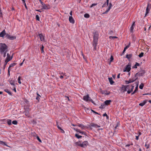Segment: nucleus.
I'll return each instance as SVG.
<instances>
[{"label": "nucleus", "mask_w": 151, "mask_h": 151, "mask_svg": "<svg viewBox=\"0 0 151 151\" xmlns=\"http://www.w3.org/2000/svg\"><path fill=\"white\" fill-rule=\"evenodd\" d=\"M139 64L138 63L136 62L134 65L133 67V68H137V66H139Z\"/></svg>", "instance_id": "28"}, {"label": "nucleus", "mask_w": 151, "mask_h": 151, "mask_svg": "<svg viewBox=\"0 0 151 151\" xmlns=\"http://www.w3.org/2000/svg\"><path fill=\"white\" fill-rule=\"evenodd\" d=\"M148 6H149V5L148 4V5H147V8L146 9V13H145V17L146 16H147V14H148V13L149 12L150 9L148 8Z\"/></svg>", "instance_id": "17"}, {"label": "nucleus", "mask_w": 151, "mask_h": 151, "mask_svg": "<svg viewBox=\"0 0 151 151\" xmlns=\"http://www.w3.org/2000/svg\"><path fill=\"white\" fill-rule=\"evenodd\" d=\"M8 50L7 47L5 43H0V52L1 54L4 52Z\"/></svg>", "instance_id": "1"}, {"label": "nucleus", "mask_w": 151, "mask_h": 151, "mask_svg": "<svg viewBox=\"0 0 151 151\" xmlns=\"http://www.w3.org/2000/svg\"><path fill=\"white\" fill-rule=\"evenodd\" d=\"M138 78L137 77H136V78H132V79H131L132 80H134V81H135L136 80H137V79Z\"/></svg>", "instance_id": "55"}, {"label": "nucleus", "mask_w": 151, "mask_h": 151, "mask_svg": "<svg viewBox=\"0 0 151 151\" xmlns=\"http://www.w3.org/2000/svg\"><path fill=\"white\" fill-rule=\"evenodd\" d=\"M114 60V58L111 55L110 58V63H111V62H112L113 61V60Z\"/></svg>", "instance_id": "49"}, {"label": "nucleus", "mask_w": 151, "mask_h": 151, "mask_svg": "<svg viewBox=\"0 0 151 151\" xmlns=\"http://www.w3.org/2000/svg\"><path fill=\"white\" fill-rule=\"evenodd\" d=\"M147 103L146 100H145L143 101V102L139 104V105L141 106H142L145 105Z\"/></svg>", "instance_id": "20"}, {"label": "nucleus", "mask_w": 151, "mask_h": 151, "mask_svg": "<svg viewBox=\"0 0 151 151\" xmlns=\"http://www.w3.org/2000/svg\"><path fill=\"white\" fill-rule=\"evenodd\" d=\"M97 4H92L90 6V7L91 8L93 6H95L96 5H97Z\"/></svg>", "instance_id": "53"}, {"label": "nucleus", "mask_w": 151, "mask_h": 151, "mask_svg": "<svg viewBox=\"0 0 151 151\" xmlns=\"http://www.w3.org/2000/svg\"><path fill=\"white\" fill-rule=\"evenodd\" d=\"M111 102V100H107L105 101L104 102L105 105L106 106L109 105L110 104V103Z\"/></svg>", "instance_id": "14"}, {"label": "nucleus", "mask_w": 151, "mask_h": 151, "mask_svg": "<svg viewBox=\"0 0 151 151\" xmlns=\"http://www.w3.org/2000/svg\"><path fill=\"white\" fill-rule=\"evenodd\" d=\"M12 121L11 119H8L7 120V123L9 125H10L12 124H11Z\"/></svg>", "instance_id": "33"}, {"label": "nucleus", "mask_w": 151, "mask_h": 151, "mask_svg": "<svg viewBox=\"0 0 151 151\" xmlns=\"http://www.w3.org/2000/svg\"><path fill=\"white\" fill-rule=\"evenodd\" d=\"M109 38L110 39H114L115 38H117V37H115V36H113V37H112V36H110V37H109Z\"/></svg>", "instance_id": "48"}, {"label": "nucleus", "mask_w": 151, "mask_h": 151, "mask_svg": "<svg viewBox=\"0 0 151 151\" xmlns=\"http://www.w3.org/2000/svg\"><path fill=\"white\" fill-rule=\"evenodd\" d=\"M143 52H142L139 55V58H141L143 56Z\"/></svg>", "instance_id": "44"}, {"label": "nucleus", "mask_w": 151, "mask_h": 151, "mask_svg": "<svg viewBox=\"0 0 151 151\" xmlns=\"http://www.w3.org/2000/svg\"><path fill=\"white\" fill-rule=\"evenodd\" d=\"M129 47V45L125 47H124V50L123 51V53L126 51V50Z\"/></svg>", "instance_id": "43"}, {"label": "nucleus", "mask_w": 151, "mask_h": 151, "mask_svg": "<svg viewBox=\"0 0 151 151\" xmlns=\"http://www.w3.org/2000/svg\"><path fill=\"white\" fill-rule=\"evenodd\" d=\"M36 99L37 100H38V101H39V99H40V98L39 97V96H37V97H36Z\"/></svg>", "instance_id": "61"}, {"label": "nucleus", "mask_w": 151, "mask_h": 151, "mask_svg": "<svg viewBox=\"0 0 151 151\" xmlns=\"http://www.w3.org/2000/svg\"><path fill=\"white\" fill-rule=\"evenodd\" d=\"M75 136L78 139H79L82 137V136H80L77 134H75Z\"/></svg>", "instance_id": "37"}, {"label": "nucleus", "mask_w": 151, "mask_h": 151, "mask_svg": "<svg viewBox=\"0 0 151 151\" xmlns=\"http://www.w3.org/2000/svg\"><path fill=\"white\" fill-rule=\"evenodd\" d=\"M6 33L4 29L2 32H1L0 33V37H3L6 34Z\"/></svg>", "instance_id": "13"}, {"label": "nucleus", "mask_w": 151, "mask_h": 151, "mask_svg": "<svg viewBox=\"0 0 151 151\" xmlns=\"http://www.w3.org/2000/svg\"><path fill=\"white\" fill-rule=\"evenodd\" d=\"M96 124H94V123H92L89 126V127H96Z\"/></svg>", "instance_id": "39"}, {"label": "nucleus", "mask_w": 151, "mask_h": 151, "mask_svg": "<svg viewBox=\"0 0 151 151\" xmlns=\"http://www.w3.org/2000/svg\"><path fill=\"white\" fill-rule=\"evenodd\" d=\"M144 85L143 83H141L139 86V88L141 89H143Z\"/></svg>", "instance_id": "35"}, {"label": "nucleus", "mask_w": 151, "mask_h": 151, "mask_svg": "<svg viewBox=\"0 0 151 151\" xmlns=\"http://www.w3.org/2000/svg\"><path fill=\"white\" fill-rule=\"evenodd\" d=\"M90 101L94 105H96V104L94 102L93 100H90Z\"/></svg>", "instance_id": "59"}, {"label": "nucleus", "mask_w": 151, "mask_h": 151, "mask_svg": "<svg viewBox=\"0 0 151 151\" xmlns=\"http://www.w3.org/2000/svg\"><path fill=\"white\" fill-rule=\"evenodd\" d=\"M21 78V77L19 76L18 77V79H17V80L18 81V82L20 84L21 83V81H20Z\"/></svg>", "instance_id": "41"}, {"label": "nucleus", "mask_w": 151, "mask_h": 151, "mask_svg": "<svg viewBox=\"0 0 151 151\" xmlns=\"http://www.w3.org/2000/svg\"><path fill=\"white\" fill-rule=\"evenodd\" d=\"M97 44H98L97 43H96L93 42V46L94 47V48H93V50H96V46L97 45Z\"/></svg>", "instance_id": "22"}, {"label": "nucleus", "mask_w": 151, "mask_h": 151, "mask_svg": "<svg viewBox=\"0 0 151 151\" xmlns=\"http://www.w3.org/2000/svg\"><path fill=\"white\" fill-rule=\"evenodd\" d=\"M36 19L37 20L39 21V17L38 15H37L36 16Z\"/></svg>", "instance_id": "51"}, {"label": "nucleus", "mask_w": 151, "mask_h": 151, "mask_svg": "<svg viewBox=\"0 0 151 151\" xmlns=\"http://www.w3.org/2000/svg\"><path fill=\"white\" fill-rule=\"evenodd\" d=\"M89 98V95L87 94L86 96H84L83 97V100L87 102H88V99Z\"/></svg>", "instance_id": "9"}, {"label": "nucleus", "mask_w": 151, "mask_h": 151, "mask_svg": "<svg viewBox=\"0 0 151 151\" xmlns=\"http://www.w3.org/2000/svg\"><path fill=\"white\" fill-rule=\"evenodd\" d=\"M135 22H134L133 23V24H132V26H131V27H130V32H132V31H133V30L134 29V27H133V26L134 25H135Z\"/></svg>", "instance_id": "27"}, {"label": "nucleus", "mask_w": 151, "mask_h": 151, "mask_svg": "<svg viewBox=\"0 0 151 151\" xmlns=\"http://www.w3.org/2000/svg\"><path fill=\"white\" fill-rule=\"evenodd\" d=\"M12 56L10 57L9 54L8 53L7 55V57L6 58L5 60H9V61H10L12 59Z\"/></svg>", "instance_id": "12"}, {"label": "nucleus", "mask_w": 151, "mask_h": 151, "mask_svg": "<svg viewBox=\"0 0 151 151\" xmlns=\"http://www.w3.org/2000/svg\"><path fill=\"white\" fill-rule=\"evenodd\" d=\"M76 130L77 132H79L80 133L83 134H84V135H86V133L83 131H81L80 130L78 129H77V130Z\"/></svg>", "instance_id": "25"}, {"label": "nucleus", "mask_w": 151, "mask_h": 151, "mask_svg": "<svg viewBox=\"0 0 151 151\" xmlns=\"http://www.w3.org/2000/svg\"><path fill=\"white\" fill-rule=\"evenodd\" d=\"M9 61V60H5V64H4V65H6L7 63Z\"/></svg>", "instance_id": "58"}, {"label": "nucleus", "mask_w": 151, "mask_h": 151, "mask_svg": "<svg viewBox=\"0 0 151 151\" xmlns=\"http://www.w3.org/2000/svg\"><path fill=\"white\" fill-rule=\"evenodd\" d=\"M8 50H6L5 52H4L3 53H4L3 57L5 58L6 56V54Z\"/></svg>", "instance_id": "50"}, {"label": "nucleus", "mask_w": 151, "mask_h": 151, "mask_svg": "<svg viewBox=\"0 0 151 151\" xmlns=\"http://www.w3.org/2000/svg\"><path fill=\"white\" fill-rule=\"evenodd\" d=\"M42 9H50V6L49 5H45L44 6H42Z\"/></svg>", "instance_id": "11"}, {"label": "nucleus", "mask_w": 151, "mask_h": 151, "mask_svg": "<svg viewBox=\"0 0 151 151\" xmlns=\"http://www.w3.org/2000/svg\"><path fill=\"white\" fill-rule=\"evenodd\" d=\"M9 83L10 84H11L13 86H15L14 82V81L11 80L9 81Z\"/></svg>", "instance_id": "30"}, {"label": "nucleus", "mask_w": 151, "mask_h": 151, "mask_svg": "<svg viewBox=\"0 0 151 151\" xmlns=\"http://www.w3.org/2000/svg\"><path fill=\"white\" fill-rule=\"evenodd\" d=\"M78 126L81 128L82 129H84L85 128H87V127L86 126H84L82 124H78Z\"/></svg>", "instance_id": "15"}, {"label": "nucleus", "mask_w": 151, "mask_h": 151, "mask_svg": "<svg viewBox=\"0 0 151 151\" xmlns=\"http://www.w3.org/2000/svg\"><path fill=\"white\" fill-rule=\"evenodd\" d=\"M37 140L40 142H41L42 141H41V140L40 139V138H39V137L38 136H37Z\"/></svg>", "instance_id": "57"}, {"label": "nucleus", "mask_w": 151, "mask_h": 151, "mask_svg": "<svg viewBox=\"0 0 151 151\" xmlns=\"http://www.w3.org/2000/svg\"><path fill=\"white\" fill-rule=\"evenodd\" d=\"M17 63H12L11 64L9 67V68H11L12 67H13L14 66H15V65H17Z\"/></svg>", "instance_id": "29"}, {"label": "nucleus", "mask_w": 151, "mask_h": 151, "mask_svg": "<svg viewBox=\"0 0 151 151\" xmlns=\"http://www.w3.org/2000/svg\"><path fill=\"white\" fill-rule=\"evenodd\" d=\"M75 144L76 146L81 147V141H79L78 142H75Z\"/></svg>", "instance_id": "26"}, {"label": "nucleus", "mask_w": 151, "mask_h": 151, "mask_svg": "<svg viewBox=\"0 0 151 151\" xmlns=\"http://www.w3.org/2000/svg\"><path fill=\"white\" fill-rule=\"evenodd\" d=\"M132 54H127L126 56V58L128 59H130L132 56Z\"/></svg>", "instance_id": "24"}, {"label": "nucleus", "mask_w": 151, "mask_h": 151, "mask_svg": "<svg viewBox=\"0 0 151 151\" xmlns=\"http://www.w3.org/2000/svg\"><path fill=\"white\" fill-rule=\"evenodd\" d=\"M69 20L70 23H72V24L74 23L75 21L72 17L70 16L69 18Z\"/></svg>", "instance_id": "10"}, {"label": "nucleus", "mask_w": 151, "mask_h": 151, "mask_svg": "<svg viewBox=\"0 0 151 151\" xmlns=\"http://www.w3.org/2000/svg\"><path fill=\"white\" fill-rule=\"evenodd\" d=\"M131 86H130V88L131 87V88L130 89V91H132V92L133 91V89L134 88V86H133L132 85H131Z\"/></svg>", "instance_id": "47"}, {"label": "nucleus", "mask_w": 151, "mask_h": 151, "mask_svg": "<svg viewBox=\"0 0 151 151\" xmlns=\"http://www.w3.org/2000/svg\"><path fill=\"white\" fill-rule=\"evenodd\" d=\"M106 3H105L102 6V8H104V7H105L106 6Z\"/></svg>", "instance_id": "64"}, {"label": "nucleus", "mask_w": 151, "mask_h": 151, "mask_svg": "<svg viewBox=\"0 0 151 151\" xmlns=\"http://www.w3.org/2000/svg\"><path fill=\"white\" fill-rule=\"evenodd\" d=\"M12 123L14 125H17V120H13L12 122Z\"/></svg>", "instance_id": "42"}, {"label": "nucleus", "mask_w": 151, "mask_h": 151, "mask_svg": "<svg viewBox=\"0 0 151 151\" xmlns=\"http://www.w3.org/2000/svg\"><path fill=\"white\" fill-rule=\"evenodd\" d=\"M84 17L88 18L90 17V15L86 13L84 15Z\"/></svg>", "instance_id": "34"}, {"label": "nucleus", "mask_w": 151, "mask_h": 151, "mask_svg": "<svg viewBox=\"0 0 151 151\" xmlns=\"http://www.w3.org/2000/svg\"><path fill=\"white\" fill-rule=\"evenodd\" d=\"M44 47L43 46V45H42V47H41L40 48V50H41V52L43 53L44 52V51L43 50Z\"/></svg>", "instance_id": "45"}, {"label": "nucleus", "mask_w": 151, "mask_h": 151, "mask_svg": "<svg viewBox=\"0 0 151 151\" xmlns=\"http://www.w3.org/2000/svg\"><path fill=\"white\" fill-rule=\"evenodd\" d=\"M24 112H25V115L27 116H29V111H27V110H26L25 111H24Z\"/></svg>", "instance_id": "36"}, {"label": "nucleus", "mask_w": 151, "mask_h": 151, "mask_svg": "<svg viewBox=\"0 0 151 151\" xmlns=\"http://www.w3.org/2000/svg\"><path fill=\"white\" fill-rule=\"evenodd\" d=\"M131 64L129 63L128 65L126 66L125 69L124 70V71L125 72L127 71L128 72H129L131 70Z\"/></svg>", "instance_id": "4"}, {"label": "nucleus", "mask_w": 151, "mask_h": 151, "mask_svg": "<svg viewBox=\"0 0 151 151\" xmlns=\"http://www.w3.org/2000/svg\"><path fill=\"white\" fill-rule=\"evenodd\" d=\"M130 86H131L130 85H126V87L127 88V90L128 89L129 90L130 89Z\"/></svg>", "instance_id": "40"}, {"label": "nucleus", "mask_w": 151, "mask_h": 151, "mask_svg": "<svg viewBox=\"0 0 151 151\" xmlns=\"http://www.w3.org/2000/svg\"><path fill=\"white\" fill-rule=\"evenodd\" d=\"M98 35L97 34H95L93 36V42L97 43Z\"/></svg>", "instance_id": "6"}, {"label": "nucleus", "mask_w": 151, "mask_h": 151, "mask_svg": "<svg viewBox=\"0 0 151 151\" xmlns=\"http://www.w3.org/2000/svg\"><path fill=\"white\" fill-rule=\"evenodd\" d=\"M105 107V105L101 104V106L99 107L101 109H104Z\"/></svg>", "instance_id": "38"}, {"label": "nucleus", "mask_w": 151, "mask_h": 151, "mask_svg": "<svg viewBox=\"0 0 151 151\" xmlns=\"http://www.w3.org/2000/svg\"><path fill=\"white\" fill-rule=\"evenodd\" d=\"M110 92L109 91H108L107 90H106L104 91V94L106 95H109L110 94Z\"/></svg>", "instance_id": "31"}, {"label": "nucleus", "mask_w": 151, "mask_h": 151, "mask_svg": "<svg viewBox=\"0 0 151 151\" xmlns=\"http://www.w3.org/2000/svg\"><path fill=\"white\" fill-rule=\"evenodd\" d=\"M139 135H138V136H136V139L137 140H138V139H139Z\"/></svg>", "instance_id": "62"}, {"label": "nucleus", "mask_w": 151, "mask_h": 151, "mask_svg": "<svg viewBox=\"0 0 151 151\" xmlns=\"http://www.w3.org/2000/svg\"><path fill=\"white\" fill-rule=\"evenodd\" d=\"M88 145V141H85L81 143V147L85 148L87 147V146Z\"/></svg>", "instance_id": "5"}, {"label": "nucleus", "mask_w": 151, "mask_h": 151, "mask_svg": "<svg viewBox=\"0 0 151 151\" xmlns=\"http://www.w3.org/2000/svg\"><path fill=\"white\" fill-rule=\"evenodd\" d=\"M0 144H2L4 145H5L7 147H8V146L6 144V143L5 142H3L1 140H0Z\"/></svg>", "instance_id": "32"}, {"label": "nucleus", "mask_w": 151, "mask_h": 151, "mask_svg": "<svg viewBox=\"0 0 151 151\" xmlns=\"http://www.w3.org/2000/svg\"><path fill=\"white\" fill-rule=\"evenodd\" d=\"M37 37H39L41 41H43L44 40V36L42 34H40L37 35Z\"/></svg>", "instance_id": "8"}, {"label": "nucleus", "mask_w": 151, "mask_h": 151, "mask_svg": "<svg viewBox=\"0 0 151 151\" xmlns=\"http://www.w3.org/2000/svg\"><path fill=\"white\" fill-rule=\"evenodd\" d=\"M8 75L9 76H10V69L9 68H8Z\"/></svg>", "instance_id": "60"}, {"label": "nucleus", "mask_w": 151, "mask_h": 151, "mask_svg": "<svg viewBox=\"0 0 151 151\" xmlns=\"http://www.w3.org/2000/svg\"><path fill=\"white\" fill-rule=\"evenodd\" d=\"M103 116H106L107 118L109 117V116H107V114L106 113H105L103 114Z\"/></svg>", "instance_id": "56"}, {"label": "nucleus", "mask_w": 151, "mask_h": 151, "mask_svg": "<svg viewBox=\"0 0 151 151\" xmlns=\"http://www.w3.org/2000/svg\"><path fill=\"white\" fill-rule=\"evenodd\" d=\"M138 83H137V86H136L135 88V89L133 92L131 93V95H132L134 94L137 91H138Z\"/></svg>", "instance_id": "18"}, {"label": "nucleus", "mask_w": 151, "mask_h": 151, "mask_svg": "<svg viewBox=\"0 0 151 151\" xmlns=\"http://www.w3.org/2000/svg\"><path fill=\"white\" fill-rule=\"evenodd\" d=\"M6 37L7 38L11 40H13L16 38V37L15 36H11L8 34H6Z\"/></svg>", "instance_id": "3"}, {"label": "nucleus", "mask_w": 151, "mask_h": 151, "mask_svg": "<svg viewBox=\"0 0 151 151\" xmlns=\"http://www.w3.org/2000/svg\"><path fill=\"white\" fill-rule=\"evenodd\" d=\"M112 6V4L111 3H110L109 4V6L108 7V8L107 9L106 11H105L103 14H106L107 12H108L109 11L110 9L111 8Z\"/></svg>", "instance_id": "7"}, {"label": "nucleus", "mask_w": 151, "mask_h": 151, "mask_svg": "<svg viewBox=\"0 0 151 151\" xmlns=\"http://www.w3.org/2000/svg\"><path fill=\"white\" fill-rule=\"evenodd\" d=\"M134 81V80H132L131 79H129V81L126 80L125 81V82L126 84H128L131 83H132Z\"/></svg>", "instance_id": "16"}, {"label": "nucleus", "mask_w": 151, "mask_h": 151, "mask_svg": "<svg viewBox=\"0 0 151 151\" xmlns=\"http://www.w3.org/2000/svg\"><path fill=\"white\" fill-rule=\"evenodd\" d=\"M132 92V91L130 90H128L127 91V93L128 94H129L131 92Z\"/></svg>", "instance_id": "63"}, {"label": "nucleus", "mask_w": 151, "mask_h": 151, "mask_svg": "<svg viewBox=\"0 0 151 151\" xmlns=\"http://www.w3.org/2000/svg\"><path fill=\"white\" fill-rule=\"evenodd\" d=\"M108 79L111 84L112 85L114 83V82L112 80V78L111 77L109 78Z\"/></svg>", "instance_id": "19"}, {"label": "nucleus", "mask_w": 151, "mask_h": 151, "mask_svg": "<svg viewBox=\"0 0 151 151\" xmlns=\"http://www.w3.org/2000/svg\"><path fill=\"white\" fill-rule=\"evenodd\" d=\"M4 91L5 92L7 93L9 95L11 96H12V93L11 92L9 91V90L8 89H5L4 90Z\"/></svg>", "instance_id": "21"}, {"label": "nucleus", "mask_w": 151, "mask_h": 151, "mask_svg": "<svg viewBox=\"0 0 151 151\" xmlns=\"http://www.w3.org/2000/svg\"><path fill=\"white\" fill-rule=\"evenodd\" d=\"M149 146H150L149 145H147L146 144H145V147H146V148H147V149L149 148Z\"/></svg>", "instance_id": "52"}, {"label": "nucleus", "mask_w": 151, "mask_h": 151, "mask_svg": "<svg viewBox=\"0 0 151 151\" xmlns=\"http://www.w3.org/2000/svg\"><path fill=\"white\" fill-rule=\"evenodd\" d=\"M91 111H92V112H93L94 113H95V114H99V113H98L97 112L95 111H94L92 109H91Z\"/></svg>", "instance_id": "54"}, {"label": "nucleus", "mask_w": 151, "mask_h": 151, "mask_svg": "<svg viewBox=\"0 0 151 151\" xmlns=\"http://www.w3.org/2000/svg\"><path fill=\"white\" fill-rule=\"evenodd\" d=\"M145 73V71L144 70H142L138 72L135 75L134 77H137L138 76H143Z\"/></svg>", "instance_id": "2"}, {"label": "nucleus", "mask_w": 151, "mask_h": 151, "mask_svg": "<svg viewBox=\"0 0 151 151\" xmlns=\"http://www.w3.org/2000/svg\"><path fill=\"white\" fill-rule=\"evenodd\" d=\"M122 90H123V92H124L127 91V88L126 87V86L123 85L122 87Z\"/></svg>", "instance_id": "23"}, {"label": "nucleus", "mask_w": 151, "mask_h": 151, "mask_svg": "<svg viewBox=\"0 0 151 151\" xmlns=\"http://www.w3.org/2000/svg\"><path fill=\"white\" fill-rule=\"evenodd\" d=\"M56 126L58 129H61V128L60 127V126H59L58 122H56Z\"/></svg>", "instance_id": "46"}]
</instances>
